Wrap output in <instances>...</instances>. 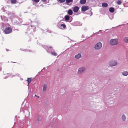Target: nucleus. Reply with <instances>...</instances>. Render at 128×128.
I'll return each mask as SVG.
<instances>
[{
    "instance_id": "5701e85b",
    "label": "nucleus",
    "mask_w": 128,
    "mask_h": 128,
    "mask_svg": "<svg viewBox=\"0 0 128 128\" xmlns=\"http://www.w3.org/2000/svg\"><path fill=\"white\" fill-rule=\"evenodd\" d=\"M66 0H58V2H59L60 3H63Z\"/></svg>"
},
{
    "instance_id": "4be33fe9",
    "label": "nucleus",
    "mask_w": 128,
    "mask_h": 128,
    "mask_svg": "<svg viewBox=\"0 0 128 128\" xmlns=\"http://www.w3.org/2000/svg\"><path fill=\"white\" fill-rule=\"evenodd\" d=\"M60 26L62 27L63 28H65L66 27V26L65 24H62L60 25Z\"/></svg>"
},
{
    "instance_id": "b1692460",
    "label": "nucleus",
    "mask_w": 128,
    "mask_h": 128,
    "mask_svg": "<svg viewBox=\"0 0 128 128\" xmlns=\"http://www.w3.org/2000/svg\"><path fill=\"white\" fill-rule=\"evenodd\" d=\"M122 118L123 120H124L126 119V117L124 116H122Z\"/></svg>"
},
{
    "instance_id": "1a4fd4ad",
    "label": "nucleus",
    "mask_w": 128,
    "mask_h": 128,
    "mask_svg": "<svg viewBox=\"0 0 128 128\" xmlns=\"http://www.w3.org/2000/svg\"><path fill=\"white\" fill-rule=\"evenodd\" d=\"M47 86L46 84H44L43 86V90L44 92H45L47 88Z\"/></svg>"
},
{
    "instance_id": "0eeeda50",
    "label": "nucleus",
    "mask_w": 128,
    "mask_h": 128,
    "mask_svg": "<svg viewBox=\"0 0 128 128\" xmlns=\"http://www.w3.org/2000/svg\"><path fill=\"white\" fill-rule=\"evenodd\" d=\"M79 10L78 7V6L74 7L73 9V11L74 12H77Z\"/></svg>"
},
{
    "instance_id": "bb28decb",
    "label": "nucleus",
    "mask_w": 128,
    "mask_h": 128,
    "mask_svg": "<svg viewBox=\"0 0 128 128\" xmlns=\"http://www.w3.org/2000/svg\"><path fill=\"white\" fill-rule=\"evenodd\" d=\"M35 96H36V94H35Z\"/></svg>"
},
{
    "instance_id": "aec40b11",
    "label": "nucleus",
    "mask_w": 128,
    "mask_h": 128,
    "mask_svg": "<svg viewBox=\"0 0 128 128\" xmlns=\"http://www.w3.org/2000/svg\"><path fill=\"white\" fill-rule=\"evenodd\" d=\"M17 2V0H11V3L12 4L16 3Z\"/></svg>"
},
{
    "instance_id": "f3484780",
    "label": "nucleus",
    "mask_w": 128,
    "mask_h": 128,
    "mask_svg": "<svg viewBox=\"0 0 128 128\" xmlns=\"http://www.w3.org/2000/svg\"><path fill=\"white\" fill-rule=\"evenodd\" d=\"M86 0H80V2L81 4H83L86 3Z\"/></svg>"
},
{
    "instance_id": "f03ea898",
    "label": "nucleus",
    "mask_w": 128,
    "mask_h": 128,
    "mask_svg": "<svg viewBox=\"0 0 128 128\" xmlns=\"http://www.w3.org/2000/svg\"><path fill=\"white\" fill-rule=\"evenodd\" d=\"M12 29L11 28L9 27L6 28L4 30V32L5 34H8L10 33L12 31Z\"/></svg>"
},
{
    "instance_id": "6e6552de",
    "label": "nucleus",
    "mask_w": 128,
    "mask_h": 128,
    "mask_svg": "<svg viewBox=\"0 0 128 128\" xmlns=\"http://www.w3.org/2000/svg\"><path fill=\"white\" fill-rule=\"evenodd\" d=\"M81 54L80 53H79L75 56V58L77 59H79L81 57Z\"/></svg>"
},
{
    "instance_id": "dca6fc26",
    "label": "nucleus",
    "mask_w": 128,
    "mask_h": 128,
    "mask_svg": "<svg viewBox=\"0 0 128 128\" xmlns=\"http://www.w3.org/2000/svg\"><path fill=\"white\" fill-rule=\"evenodd\" d=\"M32 80V78H28L27 80L28 83V85L30 84Z\"/></svg>"
},
{
    "instance_id": "4468645a",
    "label": "nucleus",
    "mask_w": 128,
    "mask_h": 128,
    "mask_svg": "<svg viewBox=\"0 0 128 128\" xmlns=\"http://www.w3.org/2000/svg\"><path fill=\"white\" fill-rule=\"evenodd\" d=\"M102 6L103 7H106L108 6V4L104 2L102 4Z\"/></svg>"
},
{
    "instance_id": "20e7f679",
    "label": "nucleus",
    "mask_w": 128,
    "mask_h": 128,
    "mask_svg": "<svg viewBox=\"0 0 128 128\" xmlns=\"http://www.w3.org/2000/svg\"><path fill=\"white\" fill-rule=\"evenodd\" d=\"M117 64V62L115 60H112L110 62L109 64L111 66H116Z\"/></svg>"
},
{
    "instance_id": "2eb2a0df",
    "label": "nucleus",
    "mask_w": 128,
    "mask_h": 128,
    "mask_svg": "<svg viewBox=\"0 0 128 128\" xmlns=\"http://www.w3.org/2000/svg\"><path fill=\"white\" fill-rule=\"evenodd\" d=\"M122 74L124 76H126L128 75V72L127 71L123 72L122 73Z\"/></svg>"
},
{
    "instance_id": "393cba45",
    "label": "nucleus",
    "mask_w": 128,
    "mask_h": 128,
    "mask_svg": "<svg viewBox=\"0 0 128 128\" xmlns=\"http://www.w3.org/2000/svg\"><path fill=\"white\" fill-rule=\"evenodd\" d=\"M32 0L36 3H38L40 1V0Z\"/></svg>"
},
{
    "instance_id": "423d86ee",
    "label": "nucleus",
    "mask_w": 128,
    "mask_h": 128,
    "mask_svg": "<svg viewBox=\"0 0 128 128\" xmlns=\"http://www.w3.org/2000/svg\"><path fill=\"white\" fill-rule=\"evenodd\" d=\"M85 70V68L83 67H81L80 68L78 71V73L81 74L84 72Z\"/></svg>"
},
{
    "instance_id": "412c9836",
    "label": "nucleus",
    "mask_w": 128,
    "mask_h": 128,
    "mask_svg": "<svg viewBox=\"0 0 128 128\" xmlns=\"http://www.w3.org/2000/svg\"><path fill=\"white\" fill-rule=\"evenodd\" d=\"M122 3V2L120 0H118L117 2V4L118 5H120Z\"/></svg>"
},
{
    "instance_id": "9d476101",
    "label": "nucleus",
    "mask_w": 128,
    "mask_h": 128,
    "mask_svg": "<svg viewBox=\"0 0 128 128\" xmlns=\"http://www.w3.org/2000/svg\"><path fill=\"white\" fill-rule=\"evenodd\" d=\"M65 19L66 20H69L70 17L68 15H66L64 16Z\"/></svg>"
},
{
    "instance_id": "f257e3e1",
    "label": "nucleus",
    "mask_w": 128,
    "mask_h": 128,
    "mask_svg": "<svg viewBox=\"0 0 128 128\" xmlns=\"http://www.w3.org/2000/svg\"><path fill=\"white\" fill-rule=\"evenodd\" d=\"M118 43V41L117 39H112L110 41V44L112 45H116Z\"/></svg>"
},
{
    "instance_id": "39448f33",
    "label": "nucleus",
    "mask_w": 128,
    "mask_h": 128,
    "mask_svg": "<svg viewBox=\"0 0 128 128\" xmlns=\"http://www.w3.org/2000/svg\"><path fill=\"white\" fill-rule=\"evenodd\" d=\"M88 6H82V11L84 12L88 10Z\"/></svg>"
},
{
    "instance_id": "7ed1b4c3",
    "label": "nucleus",
    "mask_w": 128,
    "mask_h": 128,
    "mask_svg": "<svg viewBox=\"0 0 128 128\" xmlns=\"http://www.w3.org/2000/svg\"><path fill=\"white\" fill-rule=\"evenodd\" d=\"M102 45V44L101 42H98L95 45L94 48L96 49L99 50L101 48Z\"/></svg>"
},
{
    "instance_id": "f8f14e48",
    "label": "nucleus",
    "mask_w": 128,
    "mask_h": 128,
    "mask_svg": "<svg viewBox=\"0 0 128 128\" xmlns=\"http://www.w3.org/2000/svg\"><path fill=\"white\" fill-rule=\"evenodd\" d=\"M109 10L110 12L112 13L114 11V9L113 8L111 7L109 8Z\"/></svg>"
},
{
    "instance_id": "ddd939ff",
    "label": "nucleus",
    "mask_w": 128,
    "mask_h": 128,
    "mask_svg": "<svg viewBox=\"0 0 128 128\" xmlns=\"http://www.w3.org/2000/svg\"><path fill=\"white\" fill-rule=\"evenodd\" d=\"M124 42L126 43H127L128 42V38L127 37H126L124 38Z\"/></svg>"
},
{
    "instance_id": "a878e982",
    "label": "nucleus",
    "mask_w": 128,
    "mask_h": 128,
    "mask_svg": "<svg viewBox=\"0 0 128 128\" xmlns=\"http://www.w3.org/2000/svg\"><path fill=\"white\" fill-rule=\"evenodd\" d=\"M42 0L44 2H46V0Z\"/></svg>"
},
{
    "instance_id": "6ab92c4d",
    "label": "nucleus",
    "mask_w": 128,
    "mask_h": 128,
    "mask_svg": "<svg viewBox=\"0 0 128 128\" xmlns=\"http://www.w3.org/2000/svg\"><path fill=\"white\" fill-rule=\"evenodd\" d=\"M73 0H66V4H68L69 3L72 2Z\"/></svg>"
},
{
    "instance_id": "a211bd4d",
    "label": "nucleus",
    "mask_w": 128,
    "mask_h": 128,
    "mask_svg": "<svg viewBox=\"0 0 128 128\" xmlns=\"http://www.w3.org/2000/svg\"><path fill=\"white\" fill-rule=\"evenodd\" d=\"M51 54L52 55L54 56H56L57 55V53L54 52H51Z\"/></svg>"
},
{
    "instance_id": "9b49d317",
    "label": "nucleus",
    "mask_w": 128,
    "mask_h": 128,
    "mask_svg": "<svg viewBox=\"0 0 128 128\" xmlns=\"http://www.w3.org/2000/svg\"><path fill=\"white\" fill-rule=\"evenodd\" d=\"M68 14L70 15H72V10H69L68 11Z\"/></svg>"
}]
</instances>
